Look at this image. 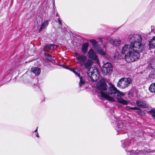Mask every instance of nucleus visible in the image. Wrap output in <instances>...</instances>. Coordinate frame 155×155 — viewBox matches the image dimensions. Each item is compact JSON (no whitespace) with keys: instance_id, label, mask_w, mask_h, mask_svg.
<instances>
[{"instance_id":"25","label":"nucleus","mask_w":155,"mask_h":155,"mask_svg":"<svg viewBox=\"0 0 155 155\" xmlns=\"http://www.w3.org/2000/svg\"><path fill=\"white\" fill-rule=\"evenodd\" d=\"M134 151H132L131 152H129L127 154L129 155H136L134 153ZM137 155V154H136Z\"/></svg>"},{"instance_id":"10","label":"nucleus","mask_w":155,"mask_h":155,"mask_svg":"<svg viewBox=\"0 0 155 155\" xmlns=\"http://www.w3.org/2000/svg\"><path fill=\"white\" fill-rule=\"evenodd\" d=\"M70 71L74 72L75 74L77 75L80 78V81L79 84V87H81L84 85V82L83 80L80 76V71L79 69L77 68H69V69Z\"/></svg>"},{"instance_id":"8","label":"nucleus","mask_w":155,"mask_h":155,"mask_svg":"<svg viewBox=\"0 0 155 155\" xmlns=\"http://www.w3.org/2000/svg\"><path fill=\"white\" fill-rule=\"evenodd\" d=\"M75 57L78 63L80 64L81 66L84 65L86 60V56L76 53L75 54Z\"/></svg>"},{"instance_id":"27","label":"nucleus","mask_w":155,"mask_h":155,"mask_svg":"<svg viewBox=\"0 0 155 155\" xmlns=\"http://www.w3.org/2000/svg\"><path fill=\"white\" fill-rule=\"evenodd\" d=\"M58 22L60 24V25H61V21L60 19L59 18H58Z\"/></svg>"},{"instance_id":"9","label":"nucleus","mask_w":155,"mask_h":155,"mask_svg":"<svg viewBox=\"0 0 155 155\" xmlns=\"http://www.w3.org/2000/svg\"><path fill=\"white\" fill-rule=\"evenodd\" d=\"M87 54L89 58L94 60L97 63L99 62V60L96 54V53L92 49H90L88 52Z\"/></svg>"},{"instance_id":"18","label":"nucleus","mask_w":155,"mask_h":155,"mask_svg":"<svg viewBox=\"0 0 155 155\" xmlns=\"http://www.w3.org/2000/svg\"><path fill=\"white\" fill-rule=\"evenodd\" d=\"M49 21L47 20L45 21L41 25L40 28L39 29V32H40L41 31L45 28L48 25Z\"/></svg>"},{"instance_id":"13","label":"nucleus","mask_w":155,"mask_h":155,"mask_svg":"<svg viewBox=\"0 0 155 155\" xmlns=\"http://www.w3.org/2000/svg\"><path fill=\"white\" fill-rule=\"evenodd\" d=\"M109 40L110 43L114 46H118L121 42V39L119 38L115 39L111 38Z\"/></svg>"},{"instance_id":"7","label":"nucleus","mask_w":155,"mask_h":155,"mask_svg":"<svg viewBox=\"0 0 155 155\" xmlns=\"http://www.w3.org/2000/svg\"><path fill=\"white\" fill-rule=\"evenodd\" d=\"M90 41L93 45L94 47L99 54L102 55H105V52L101 48L99 45H97V42L95 40L92 39L90 40Z\"/></svg>"},{"instance_id":"20","label":"nucleus","mask_w":155,"mask_h":155,"mask_svg":"<svg viewBox=\"0 0 155 155\" xmlns=\"http://www.w3.org/2000/svg\"><path fill=\"white\" fill-rule=\"evenodd\" d=\"M31 71L35 74L39 75L41 72L40 68L37 67H34L31 68Z\"/></svg>"},{"instance_id":"2","label":"nucleus","mask_w":155,"mask_h":155,"mask_svg":"<svg viewBox=\"0 0 155 155\" xmlns=\"http://www.w3.org/2000/svg\"><path fill=\"white\" fill-rule=\"evenodd\" d=\"M128 39L130 42L131 46L133 48L138 49L139 51H142L143 50V46L141 43L142 38L140 35L135 34L130 35L129 36Z\"/></svg>"},{"instance_id":"1","label":"nucleus","mask_w":155,"mask_h":155,"mask_svg":"<svg viewBox=\"0 0 155 155\" xmlns=\"http://www.w3.org/2000/svg\"><path fill=\"white\" fill-rule=\"evenodd\" d=\"M109 87L107 91V84L104 81H100L97 84V88L101 97L111 101H114L116 98L119 102L124 104H127V101L122 99L121 97V96H124L125 94L119 91L111 83H109Z\"/></svg>"},{"instance_id":"29","label":"nucleus","mask_w":155,"mask_h":155,"mask_svg":"<svg viewBox=\"0 0 155 155\" xmlns=\"http://www.w3.org/2000/svg\"><path fill=\"white\" fill-rule=\"evenodd\" d=\"M38 128V127H37V128L35 130V131H34L36 133H37Z\"/></svg>"},{"instance_id":"21","label":"nucleus","mask_w":155,"mask_h":155,"mask_svg":"<svg viewBox=\"0 0 155 155\" xmlns=\"http://www.w3.org/2000/svg\"><path fill=\"white\" fill-rule=\"evenodd\" d=\"M149 90L151 92L155 94V83H153L150 85Z\"/></svg>"},{"instance_id":"28","label":"nucleus","mask_w":155,"mask_h":155,"mask_svg":"<svg viewBox=\"0 0 155 155\" xmlns=\"http://www.w3.org/2000/svg\"><path fill=\"white\" fill-rule=\"evenodd\" d=\"M36 137H39V135L38 134V132L36 133Z\"/></svg>"},{"instance_id":"22","label":"nucleus","mask_w":155,"mask_h":155,"mask_svg":"<svg viewBox=\"0 0 155 155\" xmlns=\"http://www.w3.org/2000/svg\"><path fill=\"white\" fill-rule=\"evenodd\" d=\"M148 114L151 115L152 117L155 119V109H153L147 112Z\"/></svg>"},{"instance_id":"30","label":"nucleus","mask_w":155,"mask_h":155,"mask_svg":"<svg viewBox=\"0 0 155 155\" xmlns=\"http://www.w3.org/2000/svg\"><path fill=\"white\" fill-rule=\"evenodd\" d=\"M151 30H152L153 29V28H154L153 26H151Z\"/></svg>"},{"instance_id":"4","label":"nucleus","mask_w":155,"mask_h":155,"mask_svg":"<svg viewBox=\"0 0 155 155\" xmlns=\"http://www.w3.org/2000/svg\"><path fill=\"white\" fill-rule=\"evenodd\" d=\"M132 82L130 78H122L119 80L117 83V86L120 88L124 89L128 87Z\"/></svg>"},{"instance_id":"15","label":"nucleus","mask_w":155,"mask_h":155,"mask_svg":"<svg viewBox=\"0 0 155 155\" xmlns=\"http://www.w3.org/2000/svg\"><path fill=\"white\" fill-rule=\"evenodd\" d=\"M149 49L150 50L155 48V36L153 37L150 40L148 44Z\"/></svg>"},{"instance_id":"3","label":"nucleus","mask_w":155,"mask_h":155,"mask_svg":"<svg viewBox=\"0 0 155 155\" xmlns=\"http://www.w3.org/2000/svg\"><path fill=\"white\" fill-rule=\"evenodd\" d=\"M138 51L140 52L138 49L133 48L131 51L125 55V58L127 61L130 62L135 61L138 59L140 57V54Z\"/></svg>"},{"instance_id":"5","label":"nucleus","mask_w":155,"mask_h":155,"mask_svg":"<svg viewBox=\"0 0 155 155\" xmlns=\"http://www.w3.org/2000/svg\"><path fill=\"white\" fill-rule=\"evenodd\" d=\"M87 74L91 81L93 82L97 81L99 78L98 76L97 75V70L95 68H90L87 71Z\"/></svg>"},{"instance_id":"16","label":"nucleus","mask_w":155,"mask_h":155,"mask_svg":"<svg viewBox=\"0 0 155 155\" xmlns=\"http://www.w3.org/2000/svg\"><path fill=\"white\" fill-rule=\"evenodd\" d=\"M122 144V147L126 150V149L129 146V144L130 143V142L129 140H124L121 141Z\"/></svg>"},{"instance_id":"19","label":"nucleus","mask_w":155,"mask_h":155,"mask_svg":"<svg viewBox=\"0 0 155 155\" xmlns=\"http://www.w3.org/2000/svg\"><path fill=\"white\" fill-rule=\"evenodd\" d=\"M93 61L91 59L88 60L85 63H84V65L85 68H87L88 70L91 68V67Z\"/></svg>"},{"instance_id":"12","label":"nucleus","mask_w":155,"mask_h":155,"mask_svg":"<svg viewBox=\"0 0 155 155\" xmlns=\"http://www.w3.org/2000/svg\"><path fill=\"white\" fill-rule=\"evenodd\" d=\"M57 48L56 46L54 44L47 45H45V49L44 50L45 53L49 52V50H54Z\"/></svg>"},{"instance_id":"26","label":"nucleus","mask_w":155,"mask_h":155,"mask_svg":"<svg viewBox=\"0 0 155 155\" xmlns=\"http://www.w3.org/2000/svg\"><path fill=\"white\" fill-rule=\"evenodd\" d=\"M46 58L48 60H49V61H51L52 60L51 57L50 56H47L46 57Z\"/></svg>"},{"instance_id":"14","label":"nucleus","mask_w":155,"mask_h":155,"mask_svg":"<svg viewBox=\"0 0 155 155\" xmlns=\"http://www.w3.org/2000/svg\"><path fill=\"white\" fill-rule=\"evenodd\" d=\"M137 105L142 108H145L148 107V104L146 101H138L136 102Z\"/></svg>"},{"instance_id":"17","label":"nucleus","mask_w":155,"mask_h":155,"mask_svg":"<svg viewBox=\"0 0 155 155\" xmlns=\"http://www.w3.org/2000/svg\"><path fill=\"white\" fill-rule=\"evenodd\" d=\"M89 45V43L88 42L84 43L82 45L81 51L83 53H87Z\"/></svg>"},{"instance_id":"24","label":"nucleus","mask_w":155,"mask_h":155,"mask_svg":"<svg viewBox=\"0 0 155 155\" xmlns=\"http://www.w3.org/2000/svg\"><path fill=\"white\" fill-rule=\"evenodd\" d=\"M130 108L132 110H139L140 109L138 107H130Z\"/></svg>"},{"instance_id":"6","label":"nucleus","mask_w":155,"mask_h":155,"mask_svg":"<svg viewBox=\"0 0 155 155\" xmlns=\"http://www.w3.org/2000/svg\"><path fill=\"white\" fill-rule=\"evenodd\" d=\"M112 65L111 63L108 62L104 64L102 68V72L105 75L107 74H110L112 72Z\"/></svg>"},{"instance_id":"23","label":"nucleus","mask_w":155,"mask_h":155,"mask_svg":"<svg viewBox=\"0 0 155 155\" xmlns=\"http://www.w3.org/2000/svg\"><path fill=\"white\" fill-rule=\"evenodd\" d=\"M151 65L153 68L155 69V58L151 60Z\"/></svg>"},{"instance_id":"11","label":"nucleus","mask_w":155,"mask_h":155,"mask_svg":"<svg viewBox=\"0 0 155 155\" xmlns=\"http://www.w3.org/2000/svg\"><path fill=\"white\" fill-rule=\"evenodd\" d=\"M133 48V47L131 46L130 44V45L127 44H126L122 48L121 53L122 54H124L126 52H129Z\"/></svg>"}]
</instances>
